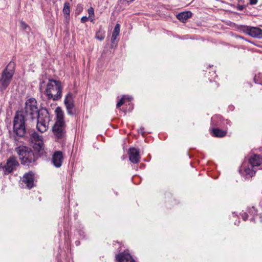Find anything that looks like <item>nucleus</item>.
Returning <instances> with one entry per match:
<instances>
[{
    "mask_svg": "<svg viewBox=\"0 0 262 262\" xmlns=\"http://www.w3.org/2000/svg\"><path fill=\"white\" fill-rule=\"evenodd\" d=\"M23 114L26 120H37L36 128L39 132L42 133L47 130L50 121L49 112L45 108L39 110L35 98H30L26 100Z\"/></svg>",
    "mask_w": 262,
    "mask_h": 262,
    "instance_id": "obj_1",
    "label": "nucleus"
},
{
    "mask_svg": "<svg viewBox=\"0 0 262 262\" xmlns=\"http://www.w3.org/2000/svg\"><path fill=\"white\" fill-rule=\"evenodd\" d=\"M15 151L18 155L21 164L28 166H32L35 164L37 156L30 147L20 145L15 148Z\"/></svg>",
    "mask_w": 262,
    "mask_h": 262,
    "instance_id": "obj_2",
    "label": "nucleus"
},
{
    "mask_svg": "<svg viewBox=\"0 0 262 262\" xmlns=\"http://www.w3.org/2000/svg\"><path fill=\"white\" fill-rule=\"evenodd\" d=\"M56 115V121L52 127L54 135L58 139H61L66 136V124L64 120V113L60 107H57L55 110Z\"/></svg>",
    "mask_w": 262,
    "mask_h": 262,
    "instance_id": "obj_3",
    "label": "nucleus"
},
{
    "mask_svg": "<svg viewBox=\"0 0 262 262\" xmlns=\"http://www.w3.org/2000/svg\"><path fill=\"white\" fill-rule=\"evenodd\" d=\"M63 88L60 81L50 79L47 85L45 94L48 99L58 101L62 97Z\"/></svg>",
    "mask_w": 262,
    "mask_h": 262,
    "instance_id": "obj_4",
    "label": "nucleus"
},
{
    "mask_svg": "<svg viewBox=\"0 0 262 262\" xmlns=\"http://www.w3.org/2000/svg\"><path fill=\"white\" fill-rule=\"evenodd\" d=\"M15 64L10 62L3 71L0 78V91L3 92L9 85L14 75Z\"/></svg>",
    "mask_w": 262,
    "mask_h": 262,
    "instance_id": "obj_5",
    "label": "nucleus"
},
{
    "mask_svg": "<svg viewBox=\"0 0 262 262\" xmlns=\"http://www.w3.org/2000/svg\"><path fill=\"white\" fill-rule=\"evenodd\" d=\"M25 116L18 113H17L14 116L13 130L19 137L23 138L28 135V132L25 127Z\"/></svg>",
    "mask_w": 262,
    "mask_h": 262,
    "instance_id": "obj_6",
    "label": "nucleus"
},
{
    "mask_svg": "<svg viewBox=\"0 0 262 262\" xmlns=\"http://www.w3.org/2000/svg\"><path fill=\"white\" fill-rule=\"evenodd\" d=\"M242 30L249 35L258 38H262V30L257 27L244 26Z\"/></svg>",
    "mask_w": 262,
    "mask_h": 262,
    "instance_id": "obj_7",
    "label": "nucleus"
},
{
    "mask_svg": "<svg viewBox=\"0 0 262 262\" xmlns=\"http://www.w3.org/2000/svg\"><path fill=\"white\" fill-rule=\"evenodd\" d=\"M34 173L29 171L24 174L22 178V182L26 184V187L31 189L34 186Z\"/></svg>",
    "mask_w": 262,
    "mask_h": 262,
    "instance_id": "obj_8",
    "label": "nucleus"
},
{
    "mask_svg": "<svg viewBox=\"0 0 262 262\" xmlns=\"http://www.w3.org/2000/svg\"><path fill=\"white\" fill-rule=\"evenodd\" d=\"M19 163L16 158L14 156H11L7 160V164L4 168L5 172L8 173L11 172L16 166H18Z\"/></svg>",
    "mask_w": 262,
    "mask_h": 262,
    "instance_id": "obj_9",
    "label": "nucleus"
},
{
    "mask_svg": "<svg viewBox=\"0 0 262 262\" xmlns=\"http://www.w3.org/2000/svg\"><path fill=\"white\" fill-rule=\"evenodd\" d=\"M129 159L131 162L138 163L140 161L139 150L136 148H130L129 150Z\"/></svg>",
    "mask_w": 262,
    "mask_h": 262,
    "instance_id": "obj_10",
    "label": "nucleus"
},
{
    "mask_svg": "<svg viewBox=\"0 0 262 262\" xmlns=\"http://www.w3.org/2000/svg\"><path fill=\"white\" fill-rule=\"evenodd\" d=\"M63 161V155L61 151H57L54 153L52 162L56 167H60Z\"/></svg>",
    "mask_w": 262,
    "mask_h": 262,
    "instance_id": "obj_11",
    "label": "nucleus"
},
{
    "mask_svg": "<svg viewBox=\"0 0 262 262\" xmlns=\"http://www.w3.org/2000/svg\"><path fill=\"white\" fill-rule=\"evenodd\" d=\"M249 162L252 168H256L262 164V157L258 155H253L249 158Z\"/></svg>",
    "mask_w": 262,
    "mask_h": 262,
    "instance_id": "obj_12",
    "label": "nucleus"
},
{
    "mask_svg": "<svg viewBox=\"0 0 262 262\" xmlns=\"http://www.w3.org/2000/svg\"><path fill=\"white\" fill-rule=\"evenodd\" d=\"M43 142L35 143L33 145V151L37 156V159L45 153V150L43 147Z\"/></svg>",
    "mask_w": 262,
    "mask_h": 262,
    "instance_id": "obj_13",
    "label": "nucleus"
},
{
    "mask_svg": "<svg viewBox=\"0 0 262 262\" xmlns=\"http://www.w3.org/2000/svg\"><path fill=\"white\" fill-rule=\"evenodd\" d=\"M64 103L67 110L73 109L74 104L73 102V94L71 93L67 94L64 100Z\"/></svg>",
    "mask_w": 262,
    "mask_h": 262,
    "instance_id": "obj_14",
    "label": "nucleus"
},
{
    "mask_svg": "<svg viewBox=\"0 0 262 262\" xmlns=\"http://www.w3.org/2000/svg\"><path fill=\"white\" fill-rule=\"evenodd\" d=\"M116 258L119 262H135L128 253H121L117 256Z\"/></svg>",
    "mask_w": 262,
    "mask_h": 262,
    "instance_id": "obj_15",
    "label": "nucleus"
},
{
    "mask_svg": "<svg viewBox=\"0 0 262 262\" xmlns=\"http://www.w3.org/2000/svg\"><path fill=\"white\" fill-rule=\"evenodd\" d=\"M27 133L28 135L26 137L29 138L32 141L37 142V143L42 142V136L39 135V134L34 130H29Z\"/></svg>",
    "mask_w": 262,
    "mask_h": 262,
    "instance_id": "obj_16",
    "label": "nucleus"
},
{
    "mask_svg": "<svg viewBox=\"0 0 262 262\" xmlns=\"http://www.w3.org/2000/svg\"><path fill=\"white\" fill-rule=\"evenodd\" d=\"M120 32V25L117 24L116 25L113 32L112 33V35L111 37V47H113L114 45H116V40L117 37L119 35Z\"/></svg>",
    "mask_w": 262,
    "mask_h": 262,
    "instance_id": "obj_17",
    "label": "nucleus"
},
{
    "mask_svg": "<svg viewBox=\"0 0 262 262\" xmlns=\"http://www.w3.org/2000/svg\"><path fill=\"white\" fill-rule=\"evenodd\" d=\"M192 13L189 11H185L177 15V18L182 22H185L188 18L191 17Z\"/></svg>",
    "mask_w": 262,
    "mask_h": 262,
    "instance_id": "obj_18",
    "label": "nucleus"
},
{
    "mask_svg": "<svg viewBox=\"0 0 262 262\" xmlns=\"http://www.w3.org/2000/svg\"><path fill=\"white\" fill-rule=\"evenodd\" d=\"M211 133L214 137L218 138L225 137L227 134L226 130H223L219 128H213L211 130Z\"/></svg>",
    "mask_w": 262,
    "mask_h": 262,
    "instance_id": "obj_19",
    "label": "nucleus"
},
{
    "mask_svg": "<svg viewBox=\"0 0 262 262\" xmlns=\"http://www.w3.org/2000/svg\"><path fill=\"white\" fill-rule=\"evenodd\" d=\"M256 170V168H252L251 166L250 167L248 166L245 168L244 171L247 177L249 176V177H252L255 175Z\"/></svg>",
    "mask_w": 262,
    "mask_h": 262,
    "instance_id": "obj_20",
    "label": "nucleus"
},
{
    "mask_svg": "<svg viewBox=\"0 0 262 262\" xmlns=\"http://www.w3.org/2000/svg\"><path fill=\"white\" fill-rule=\"evenodd\" d=\"M63 12L64 14L69 15L70 12V5L69 3L66 2L64 4Z\"/></svg>",
    "mask_w": 262,
    "mask_h": 262,
    "instance_id": "obj_21",
    "label": "nucleus"
},
{
    "mask_svg": "<svg viewBox=\"0 0 262 262\" xmlns=\"http://www.w3.org/2000/svg\"><path fill=\"white\" fill-rule=\"evenodd\" d=\"M105 37L104 33L102 32L101 31H98L97 32L95 37L99 40H102L104 39Z\"/></svg>",
    "mask_w": 262,
    "mask_h": 262,
    "instance_id": "obj_22",
    "label": "nucleus"
},
{
    "mask_svg": "<svg viewBox=\"0 0 262 262\" xmlns=\"http://www.w3.org/2000/svg\"><path fill=\"white\" fill-rule=\"evenodd\" d=\"M20 24L21 28L23 29L24 30L27 31L28 29L29 30V26L24 21H20Z\"/></svg>",
    "mask_w": 262,
    "mask_h": 262,
    "instance_id": "obj_23",
    "label": "nucleus"
},
{
    "mask_svg": "<svg viewBox=\"0 0 262 262\" xmlns=\"http://www.w3.org/2000/svg\"><path fill=\"white\" fill-rule=\"evenodd\" d=\"M88 12L89 14V17H91L92 16L94 15V9L92 7H90L88 10Z\"/></svg>",
    "mask_w": 262,
    "mask_h": 262,
    "instance_id": "obj_24",
    "label": "nucleus"
},
{
    "mask_svg": "<svg viewBox=\"0 0 262 262\" xmlns=\"http://www.w3.org/2000/svg\"><path fill=\"white\" fill-rule=\"evenodd\" d=\"M124 98L122 97L119 100V101H118V102L117 103V104L116 105L117 108H119L121 106H122L124 104Z\"/></svg>",
    "mask_w": 262,
    "mask_h": 262,
    "instance_id": "obj_25",
    "label": "nucleus"
},
{
    "mask_svg": "<svg viewBox=\"0 0 262 262\" xmlns=\"http://www.w3.org/2000/svg\"><path fill=\"white\" fill-rule=\"evenodd\" d=\"M90 17H86V16H83L81 18V22L82 23H84L85 22H86V21L88 20L89 18Z\"/></svg>",
    "mask_w": 262,
    "mask_h": 262,
    "instance_id": "obj_26",
    "label": "nucleus"
},
{
    "mask_svg": "<svg viewBox=\"0 0 262 262\" xmlns=\"http://www.w3.org/2000/svg\"><path fill=\"white\" fill-rule=\"evenodd\" d=\"M216 119H217V116H215L211 118V122L213 125H216V124L214 123Z\"/></svg>",
    "mask_w": 262,
    "mask_h": 262,
    "instance_id": "obj_27",
    "label": "nucleus"
},
{
    "mask_svg": "<svg viewBox=\"0 0 262 262\" xmlns=\"http://www.w3.org/2000/svg\"><path fill=\"white\" fill-rule=\"evenodd\" d=\"M67 111L68 115L72 116L74 115V113L73 112V109L67 110Z\"/></svg>",
    "mask_w": 262,
    "mask_h": 262,
    "instance_id": "obj_28",
    "label": "nucleus"
},
{
    "mask_svg": "<svg viewBox=\"0 0 262 262\" xmlns=\"http://www.w3.org/2000/svg\"><path fill=\"white\" fill-rule=\"evenodd\" d=\"M237 10L242 11L244 8V6L243 5H238L237 7Z\"/></svg>",
    "mask_w": 262,
    "mask_h": 262,
    "instance_id": "obj_29",
    "label": "nucleus"
},
{
    "mask_svg": "<svg viewBox=\"0 0 262 262\" xmlns=\"http://www.w3.org/2000/svg\"><path fill=\"white\" fill-rule=\"evenodd\" d=\"M77 10H78L79 11H81L83 9V8L82 7V6L80 5V4H79L77 5Z\"/></svg>",
    "mask_w": 262,
    "mask_h": 262,
    "instance_id": "obj_30",
    "label": "nucleus"
},
{
    "mask_svg": "<svg viewBox=\"0 0 262 262\" xmlns=\"http://www.w3.org/2000/svg\"><path fill=\"white\" fill-rule=\"evenodd\" d=\"M257 2V0H250V4L251 5L256 4Z\"/></svg>",
    "mask_w": 262,
    "mask_h": 262,
    "instance_id": "obj_31",
    "label": "nucleus"
},
{
    "mask_svg": "<svg viewBox=\"0 0 262 262\" xmlns=\"http://www.w3.org/2000/svg\"><path fill=\"white\" fill-rule=\"evenodd\" d=\"M250 210L249 211V213H253V211H255V207L253 206L251 209H250Z\"/></svg>",
    "mask_w": 262,
    "mask_h": 262,
    "instance_id": "obj_32",
    "label": "nucleus"
},
{
    "mask_svg": "<svg viewBox=\"0 0 262 262\" xmlns=\"http://www.w3.org/2000/svg\"><path fill=\"white\" fill-rule=\"evenodd\" d=\"M244 215H243L244 220H246L248 218V215L246 213H244Z\"/></svg>",
    "mask_w": 262,
    "mask_h": 262,
    "instance_id": "obj_33",
    "label": "nucleus"
},
{
    "mask_svg": "<svg viewBox=\"0 0 262 262\" xmlns=\"http://www.w3.org/2000/svg\"><path fill=\"white\" fill-rule=\"evenodd\" d=\"M143 129H144V128H142V127H141V128H140V133L142 134V135H144V132L143 131Z\"/></svg>",
    "mask_w": 262,
    "mask_h": 262,
    "instance_id": "obj_34",
    "label": "nucleus"
},
{
    "mask_svg": "<svg viewBox=\"0 0 262 262\" xmlns=\"http://www.w3.org/2000/svg\"><path fill=\"white\" fill-rule=\"evenodd\" d=\"M254 81H255V83H260V82H258L257 81V76H255V77H254Z\"/></svg>",
    "mask_w": 262,
    "mask_h": 262,
    "instance_id": "obj_35",
    "label": "nucleus"
},
{
    "mask_svg": "<svg viewBox=\"0 0 262 262\" xmlns=\"http://www.w3.org/2000/svg\"><path fill=\"white\" fill-rule=\"evenodd\" d=\"M90 18V21H91V22H93V21H94V19H93V18H91V17L90 18Z\"/></svg>",
    "mask_w": 262,
    "mask_h": 262,
    "instance_id": "obj_36",
    "label": "nucleus"
}]
</instances>
